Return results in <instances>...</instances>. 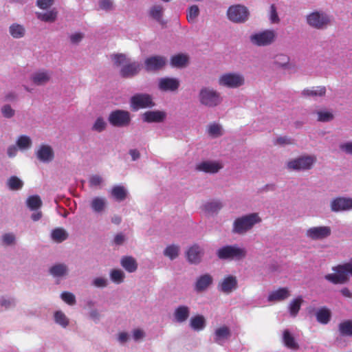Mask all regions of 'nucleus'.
Returning <instances> with one entry per match:
<instances>
[{
    "label": "nucleus",
    "mask_w": 352,
    "mask_h": 352,
    "mask_svg": "<svg viewBox=\"0 0 352 352\" xmlns=\"http://www.w3.org/2000/svg\"><path fill=\"white\" fill-rule=\"evenodd\" d=\"M262 222L258 212H252L236 218L232 223V232L239 235H244L253 228Z\"/></svg>",
    "instance_id": "nucleus-1"
},
{
    "label": "nucleus",
    "mask_w": 352,
    "mask_h": 352,
    "mask_svg": "<svg viewBox=\"0 0 352 352\" xmlns=\"http://www.w3.org/2000/svg\"><path fill=\"white\" fill-rule=\"evenodd\" d=\"M329 208L333 213H342L352 211V197L336 196L331 199Z\"/></svg>",
    "instance_id": "nucleus-9"
},
{
    "label": "nucleus",
    "mask_w": 352,
    "mask_h": 352,
    "mask_svg": "<svg viewBox=\"0 0 352 352\" xmlns=\"http://www.w3.org/2000/svg\"><path fill=\"white\" fill-rule=\"evenodd\" d=\"M98 9L105 12H110L115 9L114 1L113 0H99Z\"/></svg>",
    "instance_id": "nucleus-56"
},
{
    "label": "nucleus",
    "mask_w": 352,
    "mask_h": 352,
    "mask_svg": "<svg viewBox=\"0 0 352 352\" xmlns=\"http://www.w3.org/2000/svg\"><path fill=\"white\" fill-rule=\"evenodd\" d=\"M307 25L316 30H327L333 23V16L322 10H315L305 16Z\"/></svg>",
    "instance_id": "nucleus-2"
},
{
    "label": "nucleus",
    "mask_w": 352,
    "mask_h": 352,
    "mask_svg": "<svg viewBox=\"0 0 352 352\" xmlns=\"http://www.w3.org/2000/svg\"><path fill=\"white\" fill-rule=\"evenodd\" d=\"M332 230L330 226H314L306 230L305 236L313 241H322L329 237Z\"/></svg>",
    "instance_id": "nucleus-13"
},
{
    "label": "nucleus",
    "mask_w": 352,
    "mask_h": 352,
    "mask_svg": "<svg viewBox=\"0 0 352 352\" xmlns=\"http://www.w3.org/2000/svg\"><path fill=\"white\" fill-rule=\"evenodd\" d=\"M1 243L3 246H14L16 243V236L13 232L3 233L1 236Z\"/></svg>",
    "instance_id": "nucleus-44"
},
{
    "label": "nucleus",
    "mask_w": 352,
    "mask_h": 352,
    "mask_svg": "<svg viewBox=\"0 0 352 352\" xmlns=\"http://www.w3.org/2000/svg\"><path fill=\"white\" fill-rule=\"evenodd\" d=\"M290 296V291L287 287H281L277 290L272 292L267 298L270 302L283 301Z\"/></svg>",
    "instance_id": "nucleus-29"
},
{
    "label": "nucleus",
    "mask_w": 352,
    "mask_h": 352,
    "mask_svg": "<svg viewBox=\"0 0 352 352\" xmlns=\"http://www.w3.org/2000/svg\"><path fill=\"white\" fill-rule=\"evenodd\" d=\"M111 58L116 67H122L129 61L124 54H113L111 55Z\"/></svg>",
    "instance_id": "nucleus-52"
},
{
    "label": "nucleus",
    "mask_w": 352,
    "mask_h": 352,
    "mask_svg": "<svg viewBox=\"0 0 352 352\" xmlns=\"http://www.w3.org/2000/svg\"><path fill=\"white\" fill-rule=\"evenodd\" d=\"M199 103L208 108H214L220 105L223 102V97L219 91L210 86L201 87L198 93Z\"/></svg>",
    "instance_id": "nucleus-4"
},
{
    "label": "nucleus",
    "mask_w": 352,
    "mask_h": 352,
    "mask_svg": "<svg viewBox=\"0 0 352 352\" xmlns=\"http://www.w3.org/2000/svg\"><path fill=\"white\" fill-rule=\"evenodd\" d=\"M207 133L212 138H217L223 135L222 126L218 123H210L207 126Z\"/></svg>",
    "instance_id": "nucleus-39"
},
{
    "label": "nucleus",
    "mask_w": 352,
    "mask_h": 352,
    "mask_svg": "<svg viewBox=\"0 0 352 352\" xmlns=\"http://www.w3.org/2000/svg\"><path fill=\"white\" fill-rule=\"evenodd\" d=\"M16 144L20 150L24 151L32 146V142L29 136L23 135L18 138Z\"/></svg>",
    "instance_id": "nucleus-45"
},
{
    "label": "nucleus",
    "mask_w": 352,
    "mask_h": 352,
    "mask_svg": "<svg viewBox=\"0 0 352 352\" xmlns=\"http://www.w3.org/2000/svg\"><path fill=\"white\" fill-rule=\"evenodd\" d=\"M269 20L272 24H278L280 21L274 4L271 5L270 7Z\"/></svg>",
    "instance_id": "nucleus-59"
},
{
    "label": "nucleus",
    "mask_w": 352,
    "mask_h": 352,
    "mask_svg": "<svg viewBox=\"0 0 352 352\" xmlns=\"http://www.w3.org/2000/svg\"><path fill=\"white\" fill-rule=\"evenodd\" d=\"M236 287V278L232 275L225 277L218 285L219 290L226 294H230Z\"/></svg>",
    "instance_id": "nucleus-21"
},
{
    "label": "nucleus",
    "mask_w": 352,
    "mask_h": 352,
    "mask_svg": "<svg viewBox=\"0 0 352 352\" xmlns=\"http://www.w3.org/2000/svg\"><path fill=\"white\" fill-rule=\"evenodd\" d=\"M67 232L63 228H56L51 232V239L56 243H61L68 238Z\"/></svg>",
    "instance_id": "nucleus-37"
},
{
    "label": "nucleus",
    "mask_w": 352,
    "mask_h": 352,
    "mask_svg": "<svg viewBox=\"0 0 352 352\" xmlns=\"http://www.w3.org/2000/svg\"><path fill=\"white\" fill-rule=\"evenodd\" d=\"M332 270L334 273L324 276L327 280L335 285L348 283L349 275L352 276V260L348 263L333 267Z\"/></svg>",
    "instance_id": "nucleus-5"
},
{
    "label": "nucleus",
    "mask_w": 352,
    "mask_h": 352,
    "mask_svg": "<svg viewBox=\"0 0 352 352\" xmlns=\"http://www.w3.org/2000/svg\"><path fill=\"white\" fill-rule=\"evenodd\" d=\"M331 318V312L326 308L319 309L316 313L317 320L322 324H327L329 322Z\"/></svg>",
    "instance_id": "nucleus-51"
},
{
    "label": "nucleus",
    "mask_w": 352,
    "mask_h": 352,
    "mask_svg": "<svg viewBox=\"0 0 352 352\" xmlns=\"http://www.w3.org/2000/svg\"><path fill=\"white\" fill-rule=\"evenodd\" d=\"M283 342L284 344L289 349L296 350L298 349V344L296 342L294 336L291 334L288 329H285L283 332Z\"/></svg>",
    "instance_id": "nucleus-36"
},
{
    "label": "nucleus",
    "mask_w": 352,
    "mask_h": 352,
    "mask_svg": "<svg viewBox=\"0 0 352 352\" xmlns=\"http://www.w3.org/2000/svg\"><path fill=\"white\" fill-rule=\"evenodd\" d=\"M231 336L230 329L226 326L217 328L214 333V341L219 345H223Z\"/></svg>",
    "instance_id": "nucleus-28"
},
{
    "label": "nucleus",
    "mask_w": 352,
    "mask_h": 352,
    "mask_svg": "<svg viewBox=\"0 0 352 352\" xmlns=\"http://www.w3.org/2000/svg\"><path fill=\"white\" fill-rule=\"evenodd\" d=\"M52 78V73L47 70H38L31 76V80L37 86L47 84Z\"/></svg>",
    "instance_id": "nucleus-23"
},
{
    "label": "nucleus",
    "mask_w": 352,
    "mask_h": 352,
    "mask_svg": "<svg viewBox=\"0 0 352 352\" xmlns=\"http://www.w3.org/2000/svg\"><path fill=\"white\" fill-rule=\"evenodd\" d=\"M180 248L177 245L172 244L168 245L164 250V255L170 260H174L179 254Z\"/></svg>",
    "instance_id": "nucleus-43"
},
{
    "label": "nucleus",
    "mask_w": 352,
    "mask_h": 352,
    "mask_svg": "<svg viewBox=\"0 0 352 352\" xmlns=\"http://www.w3.org/2000/svg\"><path fill=\"white\" fill-rule=\"evenodd\" d=\"M190 326L195 331H199L203 330L206 327L205 318L201 315H197L191 318Z\"/></svg>",
    "instance_id": "nucleus-38"
},
{
    "label": "nucleus",
    "mask_w": 352,
    "mask_h": 352,
    "mask_svg": "<svg viewBox=\"0 0 352 352\" xmlns=\"http://www.w3.org/2000/svg\"><path fill=\"white\" fill-rule=\"evenodd\" d=\"M120 265L129 273L134 272L138 268V263L132 256H123L120 260Z\"/></svg>",
    "instance_id": "nucleus-35"
},
{
    "label": "nucleus",
    "mask_w": 352,
    "mask_h": 352,
    "mask_svg": "<svg viewBox=\"0 0 352 352\" xmlns=\"http://www.w3.org/2000/svg\"><path fill=\"white\" fill-rule=\"evenodd\" d=\"M55 0H36V6L42 10H47L54 4Z\"/></svg>",
    "instance_id": "nucleus-63"
},
{
    "label": "nucleus",
    "mask_w": 352,
    "mask_h": 352,
    "mask_svg": "<svg viewBox=\"0 0 352 352\" xmlns=\"http://www.w3.org/2000/svg\"><path fill=\"white\" fill-rule=\"evenodd\" d=\"M7 185L12 190H19L22 188L23 182L16 176H12L8 179Z\"/></svg>",
    "instance_id": "nucleus-50"
},
{
    "label": "nucleus",
    "mask_w": 352,
    "mask_h": 352,
    "mask_svg": "<svg viewBox=\"0 0 352 352\" xmlns=\"http://www.w3.org/2000/svg\"><path fill=\"white\" fill-rule=\"evenodd\" d=\"M179 85V80L176 78H161L158 81V88L162 91H176Z\"/></svg>",
    "instance_id": "nucleus-16"
},
{
    "label": "nucleus",
    "mask_w": 352,
    "mask_h": 352,
    "mask_svg": "<svg viewBox=\"0 0 352 352\" xmlns=\"http://www.w3.org/2000/svg\"><path fill=\"white\" fill-rule=\"evenodd\" d=\"M9 32L13 38H20L24 36L25 29L22 25L14 23L10 26Z\"/></svg>",
    "instance_id": "nucleus-41"
},
{
    "label": "nucleus",
    "mask_w": 352,
    "mask_h": 352,
    "mask_svg": "<svg viewBox=\"0 0 352 352\" xmlns=\"http://www.w3.org/2000/svg\"><path fill=\"white\" fill-rule=\"evenodd\" d=\"M110 195L116 201L120 202L127 197L128 190L124 186L116 185L112 187Z\"/></svg>",
    "instance_id": "nucleus-30"
},
{
    "label": "nucleus",
    "mask_w": 352,
    "mask_h": 352,
    "mask_svg": "<svg viewBox=\"0 0 352 352\" xmlns=\"http://www.w3.org/2000/svg\"><path fill=\"white\" fill-rule=\"evenodd\" d=\"M276 38V32L274 30L267 29L252 34L250 36V41L257 47H266L273 44Z\"/></svg>",
    "instance_id": "nucleus-8"
},
{
    "label": "nucleus",
    "mask_w": 352,
    "mask_h": 352,
    "mask_svg": "<svg viewBox=\"0 0 352 352\" xmlns=\"http://www.w3.org/2000/svg\"><path fill=\"white\" fill-rule=\"evenodd\" d=\"M154 105L151 96L148 94H136L130 99V106L133 111L150 108Z\"/></svg>",
    "instance_id": "nucleus-12"
},
{
    "label": "nucleus",
    "mask_w": 352,
    "mask_h": 352,
    "mask_svg": "<svg viewBox=\"0 0 352 352\" xmlns=\"http://www.w3.org/2000/svg\"><path fill=\"white\" fill-rule=\"evenodd\" d=\"M60 298L69 305H74L76 304V297L74 294L69 292H63L60 294Z\"/></svg>",
    "instance_id": "nucleus-60"
},
{
    "label": "nucleus",
    "mask_w": 352,
    "mask_h": 352,
    "mask_svg": "<svg viewBox=\"0 0 352 352\" xmlns=\"http://www.w3.org/2000/svg\"><path fill=\"white\" fill-rule=\"evenodd\" d=\"M107 126V122L102 117L100 116L97 118L96 120H95L91 127V130L100 133L105 130Z\"/></svg>",
    "instance_id": "nucleus-55"
},
{
    "label": "nucleus",
    "mask_w": 352,
    "mask_h": 352,
    "mask_svg": "<svg viewBox=\"0 0 352 352\" xmlns=\"http://www.w3.org/2000/svg\"><path fill=\"white\" fill-rule=\"evenodd\" d=\"M92 285L96 287L104 288L108 285V280L104 277H96L92 281Z\"/></svg>",
    "instance_id": "nucleus-62"
},
{
    "label": "nucleus",
    "mask_w": 352,
    "mask_h": 352,
    "mask_svg": "<svg viewBox=\"0 0 352 352\" xmlns=\"http://www.w3.org/2000/svg\"><path fill=\"white\" fill-rule=\"evenodd\" d=\"M326 94V87L324 86L314 87L311 89H305L302 91V96L304 97H322Z\"/></svg>",
    "instance_id": "nucleus-32"
},
{
    "label": "nucleus",
    "mask_w": 352,
    "mask_h": 352,
    "mask_svg": "<svg viewBox=\"0 0 352 352\" xmlns=\"http://www.w3.org/2000/svg\"><path fill=\"white\" fill-rule=\"evenodd\" d=\"M213 283V278L209 274H204L198 276L194 285V289L197 293L206 291Z\"/></svg>",
    "instance_id": "nucleus-17"
},
{
    "label": "nucleus",
    "mask_w": 352,
    "mask_h": 352,
    "mask_svg": "<svg viewBox=\"0 0 352 352\" xmlns=\"http://www.w3.org/2000/svg\"><path fill=\"white\" fill-rule=\"evenodd\" d=\"M26 204L31 210H36L42 206V201L38 195H32L27 199Z\"/></svg>",
    "instance_id": "nucleus-49"
},
{
    "label": "nucleus",
    "mask_w": 352,
    "mask_h": 352,
    "mask_svg": "<svg viewBox=\"0 0 352 352\" xmlns=\"http://www.w3.org/2000/svg\"><path fill=\"white\" fill-rule=\"evenodd\" d=\"M223 207V204L220 199H212L204 203L202 210L208 214L218 213Z\"/></svg>",
    "instance_id": "nucleus-27"
},
{
    "label": "nucleus",
    "mask_w": 352,
    "mask_h": 352,
    "mask_svg": "<svg viewBox=\"0 0 352 352\" xmlns=\"http://www.w3.org/2000/svg\"><path fill=\"white\" fill-rule=\"evenodd\" d=\"M227 16L232 22L237 23H244L248 19L249 11L244 6L240 4L234 5L228 8Z\"/></svg>",
    "instance_id": "nucleus-11"
},
{
    "label": "nucleus",
    "mask_w": 352,
    "mask_h": 352,
    "mask_svg": "<svg viewBox=\"0 0 352 352\" xmlns=\"http://www.w3.org/2000/svg\"><path fill=\"white\" fill-rule=\"evenodd\" d=\"M188 64V56L184 54H178L170 58V65L173 67L184 68Z\"/></svg>",
    "instance_id": "nucleus-33"
},
{
    "label": "nucleus",
    "mask_w": 352,
    "mask_h": 352,
    "mask_svg": "<svg viewBox=\"0 0 352 352\" xmlns=\"http://www.w3.org/2000/svg\"><path fill=\"white\" fill-rule=\"evenodd\" d=\"M290 60V58L285 54H278L274 57L273 64L278 69H283L288 62Z\"/></svg>",
    "instance_id": "nucleus-42"
},
{
    "label": "nucleus",
    "mask_w": 352,
    "mask_h": 352,
    "mask_svg": "<svg viewBox=\"0 0 352 352\" xmlns=\"http://www.w3.org/2000/svg\"><path fill=\"white\" fill-rule=\"evenodd\" d=\"M338 327L342 336L352 337V320L343 321Z\"/></svg>",
    "instance_id": "nucleus-48"
},
{
    "label": "nucleus",
    "mask_w": 352,
    "mask_h": 352,
    "mask_svg": "<svg viewBox=\"0 0 352 352\" xmlns=\"http://www.w3.org/2000/svg\"><path fill=\"white\" fill-rule=\"evenodd\" d=\"M140 71V65L138 62L129 61L123 65L120 71V76L124 78H131L137 75Z\"/></svg>",
    "instance_id": "nucleus-22"
},
{
    "label": "nucleus",
    "mask_w": 352,
    "mask_h": 352,
    "mask_svg": "<svg viewBox=\"0 0 352 352\" xmlns=\"http://www.w3.org/2000/svg\"><path fill=\"white\" fill-rule=\"evenodd\" d=\"M167 59L163 56H151L144 60V68L147 72H157L162 69L166 65Z\"/></svg>",
    "instance_id": "nucleus-14"
},
{
    "label": "nucleus",
    "mask_w": 352,
    "mask_h": 352,
    "mask_svg": "<svg viewBox=\"0 0 352 352\" xmlns=\"http://www.w3.org/2000/svg\"><path fill=\"white\" fill-rule=\"evenodd\" d=\"M1 112L3 116L6 118H11L15 115V111L10 104H5L2 106Z\"/></svg>",
    "instance_id": "nucleus-61"
},
{
    "label": "nucleus",
    "mask_w": 352,
    "mask_h": 352,
    "mask_svg": "<svg viewBox=\"0 0 352 352\" xmlns=\"http://www.w3.org/2000/svg\"><path fill=\"white\" fill-rule=\"evenodd\" d=\"M49 273L55 278L63 279L69 275V269L65 263H58L50 267Z\"/></svg>",
    "instance_id": "nucleus-20"
},
{
    "label": "nucleus",
    "mask_w": 352,
    "mask_h": 352,
    "mask_svg": "<svg viewBox=\"0 0 352 352\" xmlns=\"http://www.w3.org/2000/svg\"><path fill=\"white\" fill-rule=\"evenodd\" d=\"M37 158L43 163H48L53 160L54 153L52 148L49 145H41L36 153Z\"/></svg>",
    "instance_id": "nucleus-24"
},
{
    "label": "nucleus",
    "mask_w": 352,
    "mask_h": 352,
    "mask_svg": "<svg viewBox=\"0 0 352 352\" xmlns=\"http://www.w3.org/2000/svg\"><path fill=\"white\" fill-rule=\"evenodd\" d=\"M303 300L301 296L292 300L289 305V314L292 317L296 316L298 314Z\"/></svg>",
    "instance_id": "nucleus-46"
},
{
    "label": "nucleus",
    "mask_w": 352,
    "mask_h": 352,
    "mask_svg": "<svg viewBox=\"0 0 352 352\" xmlns=\"http://www.w3.org/2000/svg\"><path fill=\"white\" fill-rule=\"evenodd\" d=\"M199 9L197 6L193 5L190 6L187 11V20L190 23H194L197 17L199 16Z\"/></svg>",
    "instance_id": "nucleus-57"
},
{
    "label": "nucleus",
    "mask_w": 352,
    "mask_h": 352,
    "mask_svg": "<svg viewBox=\"0 0 352 352\" xmlns=\"http://www.w3.org/2000/svg\"><path fill=\"white\" fill-rule=\"evenodd\" d=\"M54 319L55 322L63 328H66L69 322V318L62 311H55L54 314Z\"/></svg>",
    "instance_id": "nucleus-47"
},
{
    "label": "nucleus",
    "mask_w": 352,
    "mask_h": 352,
    "mask_svg": "<svg viewBox=\"0 0 352 352\" xmlns=\"http://www.w3.org/2000/svg\"><path fill=\"white\" fill-rule=\"evenodd\" d=\"M223 168L221 162L217 161H203L196 164L195 169L206 173L215 174Z\"/></svg>",
    "instance_id": "nucleus-15"
},
{
    "label": "nucleus",
    "mask_w": 352,
    "mask_h": 352,
    "mask_svg": "<svg viewBox=\"0 0 352 352\" xmlns=\"http://www.w3.org/2000/svg\"><path fill=\"white\" fill-rule=\"evenodd\" d=\"M339 148L343 153L352 155V141L341 143L339 145Z\"/></svg>",
    "instance_id": "nucleus-64"
},
{
    "label": "nucleus",
    "mask_w": 352,
    "mask_h": 352,
    "mask_svg": "<svg viewBox=\"0 0 352 352\" xmlns=\"http://www.w3.org/2000/svg\"><path fill=\"white\" fill-rule=\"evenodd\" d=\"M217 255L222 260L241 261L247 256V250L236 244L223 246L217 250Z\"/></svg>",
    "instance_id": "nucleus-6"
},
{
    "label": "nucleus",
    "mask_w": 352,
    "mask_h": 352,
    "mask_svg": "<svg viewBox=\"0 0 352 352\" xmlns=\"http://www.w3.org/2000/svg\"><path fill=\"white\" fill-rule=\"evenodd\" d=\"M164 11V8L162 5H154L150 8L148 14L152 19L164 25L165 23L163 20Z\"/></svg>",
    "instance_id": "nucleus-31"
},
{
    "label": "nucleus",
    "mask_w": 352,
    "mask_h": 352,
    "mask_svg": "<svg viewBox=\"0 0 352 352\" xmlns=\"http://www.w3.org/2000/svg\"><path fill=\"white\" fill-rule=\"evenodd\" d=\"M190 309L186 305L177 307L173 312L174 321L177 323H184L190 316Z\"/></svg>",
    "instance_id": "nucleus-25"
},
{
    "label": "nucleus",
    "mask_w": 352,
    "mask_h": 352,
    "mask_svg": "<svg viewBox=\"0 0 352 352\" xmlns=\"http://www.w3.org/2000/svg\"><path fill=\"white\" fill-rule=\"evenodd\" d=\"M38 19L46 22L54 23L58 16V11L56 8H53L46 12H36Z\"/></svg>",
    "instance_id": "nucleus-34"
},
{
    "label": "nucleus",
    "mask_w": 352,
    "mask_h": 352,
    "mask_svg": "<svg viewBox=\"0 0 352 352\" xmlns=\"http://www.w3.org/2000/svg\"><path fill=\"white\" fill-rule=\"evenodd\" d=\"M108 121L113 126L118 128L126 127L131 123V113L125 110H114L109 115Z\"/></svg>",
    "instance_id": "nucleus-10"
},
{
    "label": "nucleus",
    "mask_w": 352,
    "mask_h": 352,
    "mask_svg": "<svg viewBox=\"0 0 352 352\" xmlns=\"http://www.w3.org/2000/svg\"><path fill=\"white\" fill-rule=\"evenodd\" d=\"M125 277V274L123 271L121 270H113L110 272V278L111 280L116 283L120 284L124 281Z\"/></svg>",
    "instance_id": "nucleus-54"
},
{
    "label": "nucleus",
    "mask_w": 352,
    "mask_h": 352,
    "mask_svg": "<svg viewBox=\"0 0 352 352\" xmlns=\"http://www.w3.org/2000/svg\"><path fill=\"white\" fill-rule=\"evenodd\" d=\"M204 254V249L201 246L195 244L187 250L186 258L189 263L198 264L201 262Z\"/></svg>",
    "instance_id": "nucleus-19"
},
{
    "label": "nucleus",
    "mask_w": 352,
    "mask_h": 352,
    "mask_svg": "<svg viewBox=\"0 0 352 352\" xmlns=\"http://www.w3.org/2000/svg\"><path fill=\"white\" fill-rule=\"evenodd\" d=\"M166 117L163 111H148L143 113L142 119L146 122H162Z\"/></svg>",
    "instance_id": "nucleus-26"
},
{
    "label": "nucleus",
    "mask_w": 352,
    "mask_h": 352,
    "mask_svg": "<svg viewBox=\"0 0 352 352\" xmlns=\"http://www.w3.org/2000/svg\"><path fill=\"white\" fill-rule=\"evenodd\" d=\"M317 162V157L312 154H303L289 160L285 168L289 171L305 172L311 170Z\"/></svg>",
    "instance_id": "nucleus-3"
},
{
    "label": "nucleus",
    "mask_w": 352,
    "mask_h": 352,
    "mask_svg": "<svg viewBox=\"0 0 352 352\" xmlns=\"http://www.w3.org/2000/svg\"><path fill=\"white\" fill-rule=\"evenodd\" d=\"M313 114L317 116V120L322 122H327L333 119V114L328 110L320 109L316 110L312 112Z\"/></svg>",
    "instance_id": "nucleus-40"
},
{
    "label": "nucleus",
    "mask_w": 352,
    "mask_h": 352,
    "mask_svg": "<svg viewBox=\"0 0 352 352\" xmlns=\"http://www.w3.org/2000/svg\"><path fill=\"white\" fill-rule=\"evenodd\" d=\"M108 206L107 199L104 197L96 196L89 201V206L93 212L98 214H103Z\"/></svg>",
    "instance_id": "nucleus-18"
},
{
    "label": "nucleus",
    "mask_w": 352,
    "mask_h": 352,
    "mask_svg": "<svg viewBox=\"0 0 352 352\" xmlns=\"http://www.w3.org/2000/svg\"><path fill=\"white\" fill-rule=\"evenodd\" d=\"M104 179L99 175H91L89 179V186L91 188H101L104 185Z\"/></svg>",
    "instance_id": "nucleus-53"
},
{
    "label": "nucleus",
    "mask_w": 352,
    "mask_h": 352,
    "mask_svg": "<svg viewBox=\"0 0 352 352\" xmlns=\"http://www.w3.org/2000/svg\"><path fill=\"white\" fill-rule=\"evenodd\" d=\"M218 85L228 89H236L245 84V77L239 72H226L218 78Z\"/></svg>",
    "instance_id": "nucleus-7"
},
{
    "label": "nucleus",
    "mask_w": 352,
    "mask_h": 352,
    "mask_svg": "<svg viewBox=\"0 0 352 352\" xmlns=\"http://www.w3.org/2000/svg\"><path fill=\"white\" fill-rule=\"evenodd\" d=\"M16 305V300L12 297L1 296L0 297V306L5 309H10Z\"/></svg>",
    "instance_id": "nucleus-58"
}]
</instances>
